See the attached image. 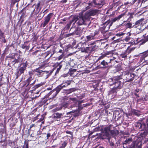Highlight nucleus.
Listing matches in <instances>:
<instances>
[{
  "mask_svg": "<svg viewBox=\"0 0 148 148\" xmlns=\"http://www.w3.org/2000/svg\"><path fill=\"white\" fill-rule=\"evenodd\" d=\"M112 60H108V58L106 57L104 55L101 56L96 62L97 64V69L107 68L112 67L113 66L111 64Z\"/></svg>",
  "mask_w": 148,
  "mask_h": 148,
  "instance_id": "nucleus-1",
  "label": "nucleus"
},
{
  "mask_svg": "<svg viewBox=\"0 0 148 148\" xmlns=\"http://www.w3.org/2000/svg\"><path fill=\"white\" fill-rule=\"evenodd\" d=\"M28 62L26 61L25 62L21 63L20 66L18 67L16 70L15 74L16 79L24 73L25 71L26 70V67L28 65Z\"/></svg>",
  "mask_w": 148,
  "mask_h": 148,
  "instance_id": "nucleus-2",
  "label": "nucleus"
},
{
  "mask_svg": "<svg viewBox=\"0 0 148 148\" xmlns=\"http://www.w3.org/2000/svg\"><path fill=\"white\" fill-rule=\"evenodd\" d=\"M123 80L120 76L116 77L115 80H114L113 85L115 88L119 90L121 89L123 86Z\"/></svg>",
  "mask_w": 148,
  "mask_h": 148,
  "instance_id": "nucleus-3",
  "label": "nucleus"
},
{
  "mask_svg": "<svg viewBox=\"0 0 148 148\" xmlns=\"http://www.w3.org/2000/svg\"><path fill=\"white\" fill-rule=\"evenodd\" d=\"M86 20L84 18L83 12L80 13L78 16V20L77 23L78 25H86Z\"/></svg>",
  "mask_w": 148,
  "mask_h": 148,
  "instance_id": "nucleus-4",
  "label": "nucleus"
},
{
  "mask_svg": "<svg viewBox=\"0 0 148 148\" xmlns=\"http://www.w3.org/2000/svg\"><path fill=\"white\" fill-rule=\"evenodd\" d=\"M99 34V31H96L95 32H92L90 34L86 36L85 38V43L87 42L92 40H94L95 38V36L98 35Z\"/></svg>",
  "mask_w": 148,
  "mask_h": 148,
  "instance_id": "nucleus-5",
  "label": "nucleus"
},
{
  "mask_svg": "<svg viewBox=\"0 0 148 148\" xmlns=\"http://www.w3.org/2000/svg\"><path fill=\"white\" fill-rule=\"evenodd\" d=\"M61 90L60 88L58 86L56 88L48 93L46 95V97H49L50 95H52V98H50L49 99H53L56 97Z\"/></svg>",
  "mask_w": 148,
  "mask_h": 148,
  "instance_id": "nucleus-6",
  "label": "nucleus"
},
{
  "mask_svg": "<svg viewBox=\"0 0 148 148\" xmlns=\"http://www.w3.org/2000/svg\"><path fill=\"white\" fill-rule=\"evenodd\" d=\"M102 139H106L108 140L109 143V145L112 147V148H114L115 145L114 143L112 142V140L110 141V139L111 138L112 136H110L109 134H103L101 136Z\"/></svg>",
  "mask_w": 148,
  "mask_h": 148,
  "instance_id": "nucleus-7",
  "label": "nucleus"
},
{
  "mask_svg": "<svg viewBox=\"0 0 148 148\" xmlns=\"http://www.w3.org/2000/svg\"><path fill=\"white\" fill-rule=\"evenodd\" d=\"M101 3H101H97L95 0H93L92 2L88 4V5L86 7V10L89 9L93 7H97L99 8H101L103 5Z\"/></svg>",
  "mask_w": 148,
  "mask_h": 148,
  "instance_id": "nucleus-8",
  "label": "nucleus"
},
{
  "mask_svg": "<svg viewBox=\"0 0 148 148\" xmlns=\"http://www.w3.org/2000/svg\"><path fill=\"white\" fill-rule=\"evenodd\" d=\"M96 41H94L91 42L88 45V47H87L89 53L95 52L96 49L98 47L96 44Z\"/></svg>",
  "mask_w": 148,
  "mask_h": 148,
  "instance_id": "nucleus-9",
  "label": "nucleus"
},
{
  "mask_svg": "<svg viewBox=\"0 0 148 148\" xmlns=\"http://www.w3.org/2000/svg\"><path fill=\"white\" fill-rule=\"evenodd\" d=\"M125 73L124 75L125 78L126 82H132L134 79V77L136 76L134 73H132L128 72H126Z\"/></svg>",
  "mask_w": 148,
  "mask_h": 148,
  "instance_id": "nucleus-10",
  "label": "nucleus"
},
{
  "mask_svg": "<svg viewBox=\"0 0 148 148\" xmlns=\"http://www.w3.org/2000/svg\"><path fill=\"white\" fill-rule=\"evenodd\" d=\"M102 130L105 132L104 133H103L100 134L99 136L100 139H101V136L103 134H109L110 136L113 134L114 132L112 130L110 131V127L109 126H106L102 128Z\"/></svg>",
  "mask_w": 148,
  "mask_h": 148,
  "instance_id": "nucleus-11",
  "label": "nucleus"
},
{
  "mask_svg": "<svg viewBox=\"0 0 148 148\" xmlns=\"http://www.w3.org/2000/svg\"><path fill=\"white\" fill-rule=\"evenodd\" d=\"M91 10L89 12H88L85 13L84 15V18L86 20L91 16H94L96 14L98 10Z\"/></svg>",
  "mask_w": 148,
  "mask_h": 148,
  "instance_id": "nucleus-12",
  "label": "nucleus"
},
{
  "mask_svg": "<svg viewBox=\"0 0 148 148\" xmlns=\"http://www.w3.org/2000/svg\"><path fill=\"white\" fill-rule=\"evenodd\" d=\"M10 58L12 59H14L13 61H12L11 63L13 65H14L16 64H18L21 63L23 60V59L20 56V55H17V58L14 56L10 57Z\"/></svg>",
  "mask_w": 148,
  "mask_h": 148,
  "instance_id": "nucleus-13",
  "label": "nucleus"
},
{
  "mask_svg": "<svg viewBox=\"0 0 148 148\" xmlns=\"http://www.w3.org/2000/svg\"><path fill=\"white\" fill-rule=\"evenodd\" d=\"M53 14L52 13H50L46 16L45 17V21L43 23L41 24V26L44 27L49 22L50 19L53 16Z\"/></svg>",
  "mask_w": 148,
  "mask_h": 148,
  "instance_id": "nucleus-14",
  "label": "nucleus"
},
{
  "mask_svg": "<svg viewBox=\"0 0 148 148\" xmlns=\"http://www.w3.org/2000/svg\"><path fill=\"white\" fill-rule=\"evenodd\" d=\"M144 20V18H141L140 20L136 21L134 24H133L132 27L137 28L139 29L141 28V25L143 21Z\"/></svg>",
  "mask_w": 148,
  "mask_h": 148,
  "instance_id": "nucleus-15",
  "label": "nucleus"
},
{
  "mask_svg": "<svg viewBox=\"0 0 148 148\" xmlns=\"http://www.w3.org/2000/svg\"><path fill=\"white\" fill-rule=\"evenodd\" d=\"M126 12L123 13L119 15L118 16L115 17L111 19L112 22L110 23V24L109 25V27L111 26L113 22H114L116 21H119L121 18L123 16H124Z\"/></svg>",
  "mask_w": 148,
  "mask_h": 148,
  "instance_id": "nucleus-16",
  "label": "nucleus"
},
{
  "mask_svg": "<svg viewBox=\"0 0 148 148\" xmlns=\"http://www.w3.org/2000/svg\"><path fill=\"white\" fill-rule=\"evenodd\" d=\"M138 121L142 122V123L146 124L147 128V130L148 131V117L145 116V117H143L140 118L138 120Z\"/></svg>",
  "mask_w": 148,
  "mask_h": 148,
  "instance_id": "nucleus-17",
  "label": "nucleus"
},
{
  "mask_svg": "<svg viewBox=\"0 0 148 148\" xmlns=\"http://www.w3.org/2000/svg\"><path fill=\"white\" fill-rule=\"evenodd\" d=\"M71 82L70 80L64 81L62 83L58 86L60 88L61 90L64 87H66L70 85Z\"/></svg>",
  "mask_w": 148,
  "mask_h": 148,
  "instance_id": "nucleus-18",
  "label": "nucleus"
},
{
  "mask_svg": "<svg viewBox=\"0 0 148 148\" xmlns=\"http://www.w3.org/2000/svg\"><path fill=\"white\" fill-rule=\"evenodd\" d=\"M143 55L144 57L141 58L140 59V62H142V64H144L143 65H145L148 64V62L147 61H145L144 59V58L146 57L148 55V51H145L143 53Z\"/></svg>",
  "mask_w": 148,
  "mask_h": 148,
  "instance_id": "nucleus-19",
  "label": "nucleus"
},
{
  "mask_svg": "<svg viewBox=\"0 0 148 148\" xmlns=\"http://www.w3.org/2000/svg\"><path fill=\"white\" fill-rule=\"evenodd\" d=\"M44 5V2L42 1H39L36 5V9H41L43 8Z\"/></svg>",
  "mask_w": 148,
  "mask_h": 148,
  "instance_id": "nucleus-20",
  "label": "nucleus"
},
{
  "mask_svg": "<svg viewBox=\"0 0 148 148\" xmlns=\"http://www.w3.org/2000/svg\"><path fill=\"white\" fill-rule=\"evenodd\" d=\"M39 67L38 68L36 69L35 70V72L36 73V75L38 77H42L43 74V71L42 70H39Z\"/></svg>",
  "mask_w": 148,
  "mask_h": 148,
  "instance_id": "nucleus-21",
  "label": "nucleus"
},
{
  "mask_svg": "<svg viewBox=\"0 0 148 148\" xmlns=\"http://www.w3.org/2000/svg\"><path fill=\"white\" fill-rule=\"evenodd\" d=\"M116 78V77H114L112 78H109L107 82L108 84L110 86L113 85L114 83V80H115Z\"/></svg>",
  "mask_w": 148,
  "mask_h": 148,
  "instance_id": "nucleus-22",
  "label": "nucleus"
},
{
  "mask_svg": "<svg viewBox=\"0 0 148 148\" xmlns=\"http://www.w3.org/2000/svg\"><path fill=\"white\" fill-rule=\"evenodd\" d=\"M78 20V16H74L73 17L72 19L71 20L70 23L71 24L73 23V25H74L75 23L77 22Z\"/></svg>",
  "mask_w": 148,
  "mask_h": 148,
  "instance_id": "nucleus-23",
  "label": "nucleus"
},
{
  "mask_svg": "<svg viewBox=\"0 0 148 148\" xmlns=\"http://www.w3.org/2000/svg\"><path fill=\"white\" fill-rule=\"evenodd\" d=\"M145 35H146V34L143 35L144 38L141 40L140 41L141 44H144L146 42L148 41V35L147 36H145Z\"/></svg>",
  "mask_w": 148,
  "mask_h": 148,
  "instance_id": "nucleus-24",
  "label": "nucleus"
},
{
  "mask_svg": "<svg viewBox=\"0 0 148 148\" xmlns=\"http://www.w3.org/2000/svg\"><path fill=\"white\" fill-rule=\"evenodd\" d=\"M134 24V23H133L132 21L130 22V21H128V23H125L124 25L126 28H130L133 27L132 26Z\"/></svg>",
  "mask_w": 148,
  "mask_h": 148,
  "instance_id": "nucleus-25",
  "label": "nucleus"
},
{
  "mask_svg": "<svg viewBox=\"0 0 148 148\" xmlns=\"http://www.w3.org/2000/svg\"><path fill=\"white\" fill-rule=\"evenodd\" d=\"M118 90L116 88H115L114 87L111 89V90L108 92V94L110 95L113 93H116L117 91Z\"/></svg>",
  "mask_w": 148,
  "mask_h": 148,
  "instance_id": "nucleus-26",
  "label": "nucleus"
},
{
  "mask_svg": "<svg viewBox=\"0 0 148 148\" xmlns=\"http://www.w3.org/2000/svg\"><path fill=\"white\" fill-rule=\"evenodd\" d=\"M132 113L138 116H140L141 114L140 112L138 110H133L132 111Z\"/></svg>",
  "mask_w": 148,
  "mask_h": 148,
  "instance_id": "nucleus-27",
  "label": "nucleus"
},
{
  "mask_svg": "<svg viewBox=\"0 0 148 148\" xmlns=\"http://www.w3.org/2000/svg\"><path fill=\"white\" fill-rule=\"evenodd\" d=\"M63 114L64 113L56 112L54 114V117L56 119L60 118L63 115Z\"/></svg>",
  "mask_w": 148,
  "mask_h": 148,
  "instance_id": "nucleus-28",
  "label": "nucleus"
},
{
  "mask_svg": "<svg viewBox=\"0 0 148 148\" xmlns=\"http://www.w3.org/2000/svg\"><path fill=\"white\" fill-rule=\"evenodd\" d=\"M73 33V34L79 36H80L81 34V32L79 28L75 29Z\"/></svg>",
  "mask_w": 148,
  "mask_h": 148,
  "instance_id": "nucleus-29",
  "label": "nucleus"
},
{
  "mask_svg": "<svg viewBox=\"0 0 148 148\" xmlns=\"http://www.w3.org/2000/svg\"><path fill=\"white\" fill-rule=\"evenodd\" d=\"M134 12L128 13V15L130 16L127 19L128 21H132V19L133 18V16L134 15Z\"/></svg>",
  "mask_w": 148,
  "mask_h": 148,
  "instance_id": "nucleus-30",
  "label": "nucleus"
},
{
  "mask_svg": "<svg viewBox=\"0 0 148 148\" xmlns=\"http://www.w3.org/2000/svg\"><path fill=\"white\" fill-rule=\"evenodd\" d=\"M33 79V78H32V76H29L28 78L26 80L27 84L26 85V87L28 86L30 84V82Z\"/></svg>",
  "mask_w": 148,
  "mask_h": 148,
  "instance_id": "nucleus-31",
  "label": "nucleus"
},
{
  "mask_svg": "<svg viewBox=\"0 0 148 148\" xmlns=\"http://www.w3.org/2000/svg\"><path fill=\"white\" fill-rule=\"evenodd\" d=\"M76 90V89L75 88H71L68 90H66V93L68 94H69L71 93L72 92H74Z\"/></svg>",
  "mask_w": 148,
  "mask_h": 148,
  "instance_id": "nucleus-32",
  "label": "nucleus"
},
{
  "mask_svg": "<svg viewBox=\"0 0 148 148\" xmlns=\"http://www.w3.org/2000/svg\"><path fill=\"white\" fill-rule=\"evenodd\" d=\"M132 139L131 138H128V139H126L122 143V144H129L130 142L132 141Z\"/></svg>",
  "mask_w": 148,
  "mask_h": 148,
  "instance_id": "nucleus-33",
  "label": "nucleus"
},
{
  "mask_svg": "<svg viewBox=\"0 0 148 148\" xmlns=\"http://www.w3.org/2000/svg\"><path fill=\"white\" fill-rule=\"evenodd\" d=\"M127 55L125 51L124 52H123L120 55V56L122 58H127Z\"/></svg>",
  "mask_w": 148,
  "mask_h": 148,
  "instance_id": "nucleus-34",
  "label": "nucleus"
},
{
  "mask_svg": "<svg viewBox=\"0 0 148 148\" xmlns=\"http://www.w3.org/2000/svg\"><path fill=\"white\" fill-rule=\"evenodd\" d=\"M146 12V11H145L143 12L142 10H141L138 12L137 13H136L135 14V15H138L139 16H140L141 15L143 14L144 13Z\"/></svg>",
  "mask_w": 148,
  "mask_h": 148,
  "instance_id": "nucleus-35",
  "label": "nucleus"
},
{
  "mask_svg": "<svg viewBox=\"0 0 148 148\" xmlns=\"http://www.w3.org/2000/svg\"><path fill=\"white\" fill-rule=\"evenodd\" d=\"M82 52H85L86 53H88L89 52L88 50V49L87 47H86V48H82L81 50Z\"/></svg>",
  "mask_w": 148,
  "mask_h": 148,
  "instance_id": "nucleus-36",
  "label": "nucleus"
},
{
  "mask_svg": "<svg viewBox=\"0 0 148 148\" xmlns=\"http://www.w3.org/2000/svg\"><path fill=\"white\" fill-rule=\"evenodd\" d=\"M67 143L66 142L64 141L63 143L62 144V145L59 148H64L67 145Z\"/></svg>",
  "mask_w": 148,
  "mask_h": 148,
  "instance_id": "nucleus-37",
  "label": "nucleus"
},
{
  "mask_svg": "<svg viewBox=\"0 0 148 148\" xmlns=\"http://www.w3.org/2000/svg\"><path fill=\"white\" fill-rule=\"evenodd\" d=\"M76 71V69H70V73L71 75L73 74Z\"/></svg>",
  "mask_w": 148,
  "mask_h": 148,
  "instance_id": "nucleus-38",
  "label": "nucleus"
},
{
  "mask_svg": "<svg viewBox=\"0 0 148 148\" xmlns=\"http://www.w3.org/2000/svg\"><path fill=\"white\" fill-rule=\"evenodd\" d=\"M71 24L70 23H69L67 24L66 25V26L65 27V29H69L70 27Z\"/></svg>",
  "mask_w": 148,
  "mask_h": 148,
  "instance_id": "nucleus-39",
  "label": "nucleus"
},
{
  "mask_svg": "<svg viewBox=\"0 0 148 148\" xmlns=\"http://www.w3.org/2000/svg\"><path fill=\"white\" fill-rule=\"evenodd\" d=\"M21 47L23 49H29V47H28V46H27L25 45L24 44H23L22 45Z\"/></svg>",
  "mask_w": 148,
  "mask_h": 148,
  "instance_id": "nucleus-40",
  "label": "nucleus"
},
{
  "mask_svg": "<svg viewBox=\"0 0 148 148\" xmlns=\"http://www.w3.org/2000/svg\"><path fill=\"white\" fill-rule=\"evenodd\" d=\"M132 51V50L129 49H127L125 51L126 53L128 55L129 53H130Z\"/></svg>",
  "mask_w": 148,
  "mask_h": 148,
  "instance_id": "nucleus-41",
  "label": "nucleus"
},
{
  "mask_svg": "<svg viewBox=\"0 0 148 148\" xmlns=\"http://www.w3.org/2000/svg\"><path fill=\"white\" fill-rule=\"evenodd\" d=\"M137 146L135 144H133L129 148H136Z\"/></svg>",
  "mask_w": 148,
  "mask_h": 148,
  "instance_id": "nucleus-42",
  "label": "nucleus"
},
{
  "mask_svg": "<svg viewBox=\"0 0 148 148\" xmlns=\"http://www.w3.org/2000/svg\"><path fill=\"white\" fill-rule=\"evenodd\" d=\"M41 85H42V84H37L35 86H34V89H36L38 88V87L41 86Z\"/></svg>",
  "mask_w": 148,
  "mask_h": 148,
  "instance_id": "nucleus-43",
  "label": "nucleus"
},
{
  "mask_svg": "<svg viewBox=\"0 0 148 148\" xmlns=\"http://www.w3.org/2000/svg\"><path fill=\"white\" fill-rule=\"evenodd\" d=\"M105 28H102L101 29V32L103 34L105 33L107 31L104 30V29Z\"/></svg>",
  "mask_w": 148,
  "mask_h": 148,
  "instance_id": "nucleus-44",
  "label": "nucleus"
},
{
  "mask_svg": "<svg viewBox=\"0 0 148 148\" xmlns=\"http://www.w3.org/2000/svg\"><path fill=\"white\" fill-rule=\"evenodd\" d=\"M124 34V33H117L116 35V36H123V35Z\"/></svg>",
  "mask_w": 148,
  "mask_h": 148,
  "instance_id": "nucleus-45",
  "label": "nucleus"
},
{
  "mask_svg": "<svg viewBox=\"0 0 148 148\" xmlns=\"http://www.w3.org/2000/svg\"><path fill=\"white\" fill-rule=\"evenodd\" d=\"M58 67L57 68V72H58L62 67V65H59L58 66Z\"/></svg>",
  "mask_w": 148,
  "mask_h": 148,
  "instance_id": "nucleus-46",
  "label": "nucleus"
},
{
  "mask_svg": "<svg viewBox=\"0 0 148 148\" xmlns=\"http://www.w3.org/2000/svg\"><path fill=\"white\" fill-rule=\"evenodd\" d=\"M75 112V111H70V112H67L66 113V115L67 116H70L69 115V114H70L71 115H72V113H73Z\"/></svg>",
  "mask_w": 148,
  "mask_h": 148,
  "instance_id": "nucleus-47",
  "label": "nucleus"
},
{
  "mask_svg": "<svg viewBox=\"0 0 148 148\" xmlns=\"http://www.w3.org/2000/svg\"><path fill=\"white\" fill-rule=\"evenodd\" d=\"M23 148H28V143H26L25 142V144Z\"/></svg>",
  "mask_w": 148,
  "mask_h": 148,
  "instance_id": "nucleus-48",
  "label": "nucleus"
},
{
  "mask_svg": "<svg viewBox=\"0 0 148 148\" xmlns=\"http://www.w3.org/2000/svg\"><path fill=\"white\" fill-rule=\"evenodd\" d=\"M79 104H78V108L80 109H82L83 108V107L81 106V102H80L79 101Z\"/></svg>",
  "mask_w": 148,
  "mask_h": 148,
  "instance_id": "nucleus-49",
  "label": "nucleus"
},
{
  "mask_svg": "<svg viewBox=\"0 0 148 148\" xmlns=\"http://www.w3.org/2000/svg\"><path fill=\"white\" fill-rule=\"evenodd\" d=\"M130 37H129V36H128L126 37L125 39V40L127 41H130Z\"/></svg>",
  "mask_w": 148,
  "mask_h": 148,
  "instance_id": "nucleus-50",
  "label": "nucleus"
},
{
  "mask_svg": "<svg viewBox=\"0 0 148 148\" xmlns=\"http://www.w3.org/2000/svg\"><path fill=\"white\" fill-rule=\"evenodd\" d=\"M110 23V21L109 20H108L107 22H105L104 24V25H108V24Z\"/></svg>",
  "mask_w": 148,
  "mask_h": 148,
  "instance_id": "nucleus-51",
  "label": "nucleus"
},
{
  "mask_svg": "<svg viewBox=\"0 0 148 148\" xmlns=\"http://www.w3.org/2000/svg\"><path fill=\"white\" fill-rule=\"evenodd\" d=\"M62 106L60 107H57L56 108V111H58L61 110L62 109Z\"/></svg>",
  "mask_w": 148,
  "mask_h": 148,
  "instance_id": "nucleus-52",
  "label": "nucleus"
},
{
  "mask_svg": "<svg viewBox=\"0 0 148 148\" xmlns=\"http://www.w3.org/2000/svg\"><path fill=\"white\" fill-rule=\"evenodd\" d=\"M34 124H32L30 125V128L28 130V132L29 134V131L34 126Z\"/></svg>",
  "mask_w": 148,
  "mask_h": 148,
  "instance_id": "nucleus-53",
  "label": "nucleus"
},
{
  "mask_svg": "<svg viewBox=\"0 0 148 148\" xmlns=\"http://www.w3.org/2000/svg\"><path fill=\"white\" fill-rule=\"evenodd\" d=\"M123 148H127L128 147V144H122Z\"/></svg>",
  "mask_w": 148,
  "mask_h": 148,
  "instance_id": "nucleus-54",
  "label": "nucleus"
},
{
  "mask_svg": "<svg viewBox=\"0 0 148 148\" xmlns=\"http://www.w3.org/2000/svg\"><path fill=\"white\" fill-rule=\"evenodd\" d=\"M4 33L2 32L1 31L0 29V36L1 37H3Z\"/></svg>",
  "mask_w": 148,
  "mask_h": 148,
  "instance_id": "nucleus-55",
  "label": "nucleus"
},
{
  "mask_svg": "<svg viewBox=\"0 0 148 148\" xmlns=\"http://www.w3.org/2000/svg\"><path fill=\"white\" fill-rule=\"evenodd\" d=\"M115 58L114 57H113V58H112V59H110V58H108V60H112V61L111 62V64L112 63V62H114V61L115 60Z\"/></svg>",
  "mask_w": 148,
  "mask_h": 148,
  "instance_id": "nucleus-56",
  "label": "nucleus"
},
{
  "mask_svg": "<svg viewBox=\"0 0 148 148\" xmlns=\"http://www.w3.org/2000/svg\"><path fill=\"white\" fill-rule=\"evenodd\" d=\"M73 34V33L68 34L66 35V37H69V36L72 35Z\"/></svg>",
  "mask_w": 148,
  "mask_h": 148,
  "instance_id": "nucleus-57",
  "label": "nucleus"
},
{
  "mask_svg": "<svg viewBox=\"0 0 148 148\" xmlns=\"http://www.w3.org/2000/svg\"><path fill=\"white\" fill-rule=\"evenodd\" d=\"M50 135H51V134L50 133H48L47 134V138H49L50 137Z\"/></svg>",
  "mask_w": 148,
  "mask_h": 148,
  "instance_id": "nucleus-58",
  "label": "nucleus"
},
{
  "mask_svg": "<svg viewBox=\"0 0 148 148\" xmlns=\"http://www.w3.org/2000/svg\"><path fill=\"white\" fill-rule=\"evenodd\" d=\"M62 54L61 55H60L58 57V59L59 60H60L61 59H62V57L63 56H62Z\"/></svg>",
  "mask_w": 148,
  "mask_h": 148,
  "instance_id": "nucleus-59",
  "label": "nucleus"
},
{
  "mask_svg": "<svg viewBox=\"0 0 148 148\" xmlns=\"http://www.w3.org/2000/svg\"><path fill=\"white\" fill-rule=\"evenodd\" d=\"M36 82V80H35L34 81V82H33V83L30 84L29 85H33Z\"/></svg>",
  "mask_w": 148,
  "mask_h": 148,
  "instance_id": "nucleus-60",
  "label": "nucleus"
},
{
  "mask_svg": "<svg viewBox=\"0 0 148 148\" xmlns=\"http://www.w3.org/2000/svg\"><path fill=\"white\" fill-rule=\"evenodd\" d=\"M29 74L30 75V76H31L33 75V73L32 72H29Z\"/></svg>",
  "mask_w": 148,
  "mask_h": 148,
  "instance_id": "nucleus-61",
  "label": "nucleus"
},
{
  "mask_svg": "<svg viewBox=\"0 0 148 148\" xmlns=\"http://www.w3.org/2000/svg\"><path fill=\"white\" fill-rule=\"evenodd\" d=\"M58 52L60 53H63V51L61 49H60Z\"/></svg>",
  "mask_w": 148,
  "mask_h": 148,
  "instance_id": "nucleus-62",
  "label": "nucleus"
},
{
  "mask_svg": "<svg viewBox=\"0 0 148 148\" xmlns=\"http://www.w3.org/2000/svg\"><path fill=\"white\" fill-rule=\"evenodd\" d=\"M76 99V98H73L72 99V101H75Z\"/></svg>",
  "mask_w": 148,
  "mask_h": 148,
  "instance_id": "nucleus-63",
  "label": "nucleus"
},
{
  "mask_svg": "<svg viewBox=\"0 0 148 148\" xmlns=\"http://www.w3.org/2000/svg\"><path fill=\"white\" fill-rule=\"evenodd\" d=\"M108 10L106 12V14H107L108 13H109V12H110V10Z\"/></svg>",
  "mask_w": 148,
  "mask_h": 148,
  "instance_id": "nucleus-64",
  "label": "nucleus"
}]
</instances>
